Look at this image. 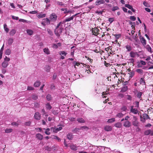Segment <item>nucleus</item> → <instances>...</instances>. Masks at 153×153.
I'll use <instances>...</instances> for the list:
<instances>
[{"mask_svg":"<svg viewBox=\"0 0 153 153\" xmlns=\"http://www.w3.org/2000/svg\"><path fill=\"white\" fill-rule=\"evenodd\" d=\"M130 56L131 57L134 58L136 56L138 57L139 55L137 52L131 51L130 53Z\"/></svg>","mask_w":153,"mask_h":153,"instance_id":"nucleus-5","label":"nucleus"},{"mask_svg":"<svg viewBox=\"0 0 153 153\" xmlns=\"http://www.w3.org/2000/svg\"><path fill=\"white\" fill-rule=\"evenodd\" d=\"M123 125L126 128H129L131 126V122L129 121H126L124 122Z\"/></svg>","mask_w":153,"mask_h":153,"instance_id":"nucleus-8","label":"nucleus"},{"mask_svg":"<svg viewBox=\"0 0 153 153\" xmlns=\"http://www.w3.org/2000/svg\"><path fill=\"white\" fill-rule=\"evenodd\" d=\"M59 54L61 55L60 58L62 59H65L64 56H66L67 54V53L65 51H61L59 52Z\"/></svg>","mask_w":153,"mask_h":153,"instance_id":"nucleus-9","label":"nucleus"},{"mask_svg":"<svg viewBox=\"0 0 153 153\" xmlns=\"http://www.w3.org/2000/svg\"><path fill=\"white\" fill-rule=\"evenodd\" d=\"M73 16H71L69 18L66 19L64 20L65 22H67L70 21L71 20H73Z\"/></svg>","mask_w":153,"mask_h":153,"instance_id":"nucleus-35","label":"nucleus"},{"mask_svg":"<svg viewBox=\"0 0 153 153\" xmlns=\"http://www.w3.org/2000/svg\"><path fill=\"white\" fill-rule=\"evenodd\" d=\"M40 85L41 82L39 81H37L34 83V86L35 87H37Z\"/></svg>","mask_w":153,"mask_h":153,"instance_id":"nucleus-24","label":"nucleus"},{"mask_svg":"<svg viewBox=\"0 0 153 153\" xmlns=\"http://www.w3.org/2000/svg\"><path fill=\"white\" fill-rule=\"evenodd\" d=\"M1 71L2 73L3 74H5L7 72L6 70L4 68L2 69Z\"/></svg>","mask_w":153,"mask_h":153,"instance_id":"nucleus-55","label":"nucleus"},{"mask_svg":"<svg viewBox=\"0 0 153 153\" xmlns=\"http://www.w3.org/2000/svg\"><path fill=\"white\" fill-rule=\"evenodd\" d=\"M113 35L115 36L116 38L117 39H119L121 36V34H113Z\"/></svg>","mask_w":153,"mask_h":153,"instance_id":"nucleus-44","label":"nucleus"},{"mask_svg":"<svg viewBox=\"0 0 153 153\" xmlns=\"http://www.w3.org/2000/svg\"><path fill=\"white\" fill-rule=\"evenodd\" d=\"M11 52V50L9 49H7L5 52V54L7 55H10Z\"/></svg>","mask_w":153,"mask_h":153,"instance_id":"nucleus-40","label":"nucleus"},{"mask_svg":"<svg viewBox=\"0 0 153 153\" xmlns=\"http://www.w3.org/2000/svg\"><path fill=\"white\" fill-rule=\"evenodd\" d=\"M135 74L134 72V71H131L128 73L129 74V77L130 79L132 78L133 76Z\"/></svg>","mask_w":153,"mask_h":153,"instance_id":"nucleus-27","label":"nucleus"},{"mask_svg":"<svg viewBox=\"0 0 153 153\" xmlns=\"http://www.w3.org/2000/svg\"><path fill=\"white\" fill-rule=\"evenodd\" d=\"M46 99L48 101H49L51 100V96L50 94H48L46 96Z\"/></svg>","mask_w":153,"mask_h":153,"instance_id":"nucleus-50","label":"nucleus"},{"mask_svg":"<svg viewBox=\"0 0 153 153\" xmlns=\"http://www.w3.org/2000/svg\"><path fill=\"white\" fill-rule=\"evenodd\" d=\"M143 117L144 118V121H143V122H145V121L146 119L147 120L148 119H150V118L149 117V115L146 114H143Z\"/></svg>","mask_w":153,"mask_h":153,"instance_id":"nucleus-19","label":"nucleus"},{"mask_svg":"<svg viewBox=\"0 0 153 153\" xmlns=\"http://www.w3.org/2000/svg\"><path fill=\"white\" fill-rule=\"evenodd\" d=\"M77 148L76 146L73 144H71L70 146L71 149L74 151H76L77 149Z\"/></svg>","mask_w":153,"mask_h":153,"instance_id":"nucleus-25","label":"nucleus"},{"mask_svg":"<svg viewBox=\"0 0 153 153\" xmlns=\"http://www.w3.org/2000/svg\"><path fill=\"white\" fill-rule=\"evenodd\" d=\"M62 24L61 22H60L59 24H58L56 27V29L58 28H59L60 29H61L62 28L61 24Z\"/></svg>","mask_w":153,"mask_h":153,"instance_id":"nucleus-45","label":"nucleus"},{"mask_svg":"<svg viewBox=\"0 0 153 153\" xmlns=\"http://www.w3.org/2000/svg\"><path fill=\"white\" fill-rule=\"evenodd\" d=\"M41 114L39 112H36L35 113L34 115V118L36 120H39L41 118Z\"/></svg>","mask_w":153,"mask_h":153,"instance_id":"nucleus-6","label":"nucleus"},{"mask_svg":"<svg viewBox=\"0 0 153 153\" xmlns=\"http://www.w3.org/2000/svg\"><path fill=\"white\" fill-rule=\"evenodd\" d=\"M67 136V138L70 140H71L73 137V135L70 133H68Z\"/></svg>","mask_w":153,"mask_h":153,"instance_id":"nucleus-28","label":"nucleus"},{"mask_svg":"<svg viewBox=\"0 0 153 153\" xmlns=\"http://www.w3.org/2000/svg\"><path fill=\"white\" fill-rule=\"evenodd\" d=\"M143 4L145 7H150V4L146 1H143Z\"/></svg>","mask_w":153,"mask_h":153,"instance_id":"nucleus-34","label":"nucleus"},{"mask_svg":"<svg viewBox=\"0 0 153 153\" xmlns=\"http://www.w3.org/2000/svg\"><path fill=\"white\" fill-rule=\"evenodd\" d=\"M16 31L15 29H12L10 31V34L11 36H13L16 33Z\"/></svg>","mask_w":153,"mask_h":153,"instance_id":"nucleus-31","label":"nucleus"},{"mask_svg":"<svg viewBox=\"0 0 153 153\" xmlns=\"http://www.w3.org/2000/svg\"><path fill=\"white\" fill-rule=\"evenodd\" d=\"M104 63L106 67H108V66H110L111 65L109 63H107L105 61H104Z\"/></svg>","mask_w":153,"mask_h":153,"instance_id":"nucleus-51","label":"nucleus"},{"mask_svg":"<svg viewBox=\"0 0 153 153\" xmlns=\"http://www.w3.org/2000/svg\"><path fill=\"white\" fill-rule=\"evenodd\" d=\"M91 32L92 34L95 36H97L99 34V32L100 31L99 29H91Z\"/></svg>","mask_w":153,"mask_h":153,"instance_id":"nucleus-11","label":"nucleus"},{"mask_svg":"<svg viewBox=\"0 0 153 153\" xmlns=\"http://www.w3.org/2000/svg\"><path fill=\"white\" fill-rule=\"evenodd\" d=\"M36 138L40 140H41L43 139V136L39 133L36 134Z\"/></svg>","mask_w":153,"mask_h":153,"instance_id":"nucleus-17","label":"nucleus"},{"mask_svg":"<svg viewBox=\"0 0 153 153\" xmlns=\"http://www.w3.org/2000/svg\"><path fill=\"white\" fill-rule=\"evenodd\" d=\"M46 16V14L40 13L37 15V17L38 18L40 19L45 17Z\"/></svg>","mask_w":153,"mask_h":153,"instance_id":"nucleus-15","label":"nucleus"},{"mask_svg":"<svg viewBox=\"0 0 153 153\" xmlns=\"http://www.w3.org/2000/svg\"><path fill=\"white\" fill-rule=\"evenodd\" d=\"M136 71L138 73L140 74H143V70L142 69H137L136 70Z\"/></svg>","mask_w":153,"mask_h":153,"instance_id":"nucleus-43","label":"nucleus"},{"mask_svg":"<svg viewBox=\"0 0 153 153\" xmlns=\"http://www.w3.org/2000/svg\"><path fill=\"white\" fill-rule=\"evenodd\" d=\"M127 108L126 106H123L122 108H121V110L124 111H126V110H127Z\"/></svg>","mask_w":153,"mask_h":153,"instance_id":"nucleus-64","label":"nucleus"},{"mask_svg":"<svg viewBox=\"0 0 153 153\" xmlns=\"http://www.w3.org/2000/svg\"><path fill=\"white\" fill-rule=\"evenodd\" d=\"M114 20V19L113 18H110L108 19V21L110 23H112Z\"/></svg>","mask_w":153,"mask_h":153,"instance_id":"nucleus-53","label":"nucleus"},{"mask_svg":"<svg viewBox=\"0 0 153 153\" xmlns=\"http://www.w3.org/2000/svg\"><path fill=\"white\" fill-rule=\"evenodd\" d=\"M88 127L86 126H82L80 127V128H75L73 130H72V131L74 132H76L77 131H78L80 129H87L88 130Z\"/></svg>","mask_w":153,"mask_h":153,"instance_id":"nucleus-7","label":"nucleus"},{"mask_svg":"<svg viewBox=\"0 0 153 153\" xmlns=\"http://www.w3.org/2000/svg\"><path fill=\"white\" fill-rule=\"evenodd\" d=\"M119 9V7H117V6H116V7H114L112 9V11H114L116 10H117L118 9Z\"/></svg>","mask_w":153,"mask_h":153,"instance_id":"nucleus-57","label":"nucleus"},{"mask_svg":"<svg viewBox=\"0 0 153 153\" xmlns=\"http://www.w3.org/2000/svg\"><path fill=\"white\" fill-rule=\"evenodd\" d=\"M140 84L143 85H145V82L144 80L142 78L140 79Z\"/></svg>","mask_w":153,"mask_h":153,"instance_id":"nucleus-41","label":"nucleus"},{"mask_svg":"<svg viewBox=\"0 0 153 153\" xmlns=\"http://www.w3.org/2000/svg\"><path fill=\"white\" fill-rule=\"evenodd\" d=\"M115 121V119L114 118H111L108 119L107 121V122L108 123H111Z\"/></svg>","mask_w":153,"mask_h":153,"instance_id":"nucleus-42","label":"nucleus"},{"mask_svg":"<svg viewBox=\"0 0 153 153\" xmlns=\"http://www.w3.org/2000/svg\"><path fill=\"white\" fill-rule=\"evenodd\" d=\"M126 48L127 49L128 51H130L132 50V48L131 46L129 45H127L126 46Z\"/></svg>","mask_w":153,"mask_h":153,"instance_id":"nucleus-29","label":"nucleus"},{"mask_svg":"<svg viewBox=\"0 0 153 153\" xmlns=\"http://www.w3.org/2000/svg\"><path fill=\"white\" fill-rule=\"evenodd\" d=\"M13 39L12 38H10L8 39L7 40V44L8 45H11L13 43Z\"/></svg>","mask_w":153,"mask_h":153,"instance_id":"nucleus-22","label":"nucleus"},{"mask_svg":"<svg viewBox=\"0 0 153 153\" xmlns=\"http://www.w3.org/2000/svg\"><path fill=\"white\" fill-rule=\"evenodd\" d=\"M130 19L132 21H134L135 20L136 18L134 16H131Z\"/></svg>","mask_w":153,"mask_h":153,"instance_id":"nucleus-52","label":"nucleus"},{"mask_svg":"<svg viewBox=\"0 0 153 153\" xmlns=\"http://www.w3.org/2000/svg\"><path fill=\"white\" fill-rule=\"evenodd\" d=\"M142 92H138L137 95V97L139 99L140 98H141V96L142 95Z\"/></svg>","mask_w":153,"mask_h":153,"instance_id":"nucleus-37","label":"nucleus"},{"mask_svg":"<svg viewBox=\"0 0 153 153\" xmlns=\"http://www.w3.org/2000/svg\"><path fill=\"white\" fill-rule=\"evenodd\" d=\"M105 3L104 0H97L95 2L96 6H98L101 4H103Z\"/></svg>","mask_w":153,"mask_h":153,"instance_id":"nucleus-10","label":"nucleus"},{"mask_svg":"<svg viewBox=\"0 0 153 153\" xmlns=\"http://www.w3.org/2000/svg\"><path fill=\"white\" fill-rule=\"evenodd\" d=\"M62 129V127L61 126H59V127L56 128L55 127H52L51 128V131L55 133H57V131H59L61 130Z\"/></svg>","mask_w":153,"mask_h":153,"instance_id":"nucleus-4","label":"nucleus"},{"mask_svg":"<svg viewBox=\"0 0 153 153\" xmlns=\"http://www.w3.org/2000/svg\"><path fill=\"white\" fill-rule=\"evenodd\" d=\"M141 42L143 44V45H145L146 44V42L145 39L143 37H141L140 38Z\"/></svg>","mask_w":153,"mask_h":153,"instance_id":"nucleus-16","label":"nucleus"},{"mask_svg":"<svg viewBox=\"0 0 153 153\" xmlns=\"http://www.w3.org/2000/svg\"><path fill=\"white\" fill-rule=\"evenodd\" d=\"M104 130L107 131H111L112 129V127L109 126H106L104 127Z\"/></svg>","mask_w":153,"mask_h":153,"instance_id":"nucleus-13","label":"nucleus"},{"mask_svg":"<svg viewBox=\"0 0 153 153\" xmlns=\"http://www.w3.org/2000/svg\"><path fill=\"white\" fill-rule=\"evenodd\" d=\"M8 62L6 61H4L2 63V66L4 68H6L8 65Z\"/></svg>","mask_w":153,"mask_h":153,"instance_id":"nucleus-18","label":"nucleus"},{"mask_svg":"<svg viewBox=\"0 0 153 153\" xmlns=\"http://www.w3.org/2000/svg\"><path fill=\"white\" fill-rule=\"evenodd\" d=\"M12 18L13 19L18 20L19 19V17L16 16H12Z\"/></svg>","mask_w":153,"mask_h":153,"instance_id":"nucleus-63","label":"nucleus"},{"mask_svg":"<svg viewBox=\"0 0 153 153\" xmlns=\"http://www.w3.org/2000/svg\"><path fill=\"white\" fill-rule=\"evenodd\" d=\"M43 51L47 54H50V51L48 48H45L43 50Z\"/></svg>","mask_w":153,"mask_h":153,"instance_id":"nucleus-20","label":"nucleus"},{"mask_svg":"<svg viewBox=\"0 0 153 153\" xmlns=\"http://www.w3.org/2000/svg\"><path fill=\"white\" fill-rule=\"evenodd\" d=\"M51 20L47 18H45L42 20V24L44 26L49 25L51 23Z\"/></svg>","mask_w":153,"mask_h":153,"instance_id":"nucleus-2","label":"nucleus"},{"mask_svg":"<svg viewBox=\"0 0 153 153\" xmlns=\"http://www.w3.org/2000/svg\"><path fill=\"white\" fill-rule=\"evenodd\" d=\"M133 120L132 121V125L135 127L139 126L140 123L138 121V119L135 116H133Z\"/></svg>","mask_w":153,"mask_h":153,"instance_id":"nucleus-1","label":"nucleus"},{"mask_svg":"<svg viewBox=\"0 0 153 153\" xmlns=\"http://www.w3.org/2000/svg\"><path fill=\"white\" fill-rule=\"evenodd\" d=\"M49 18L51 22H55L57 20V16L55 13H53L50 15Z\"/></svg>","mask_w":153,"mask_h":153,"instance_id":"nucleus-3","label":"nucleus"},{"mask_svg":"<svg viewBox=\"0 0 153 153\" xmlns=\"http://www.w3.org/2000/svg\"><path fill=\"white\" fill-rule=\"evenodd\" d=\"M61 10L62 11H64V13L65 14H68V13H71L72 12V11L67 9V8H62Z\"/></svg>","mask_w":153,"mask_h":153,"instance_id":"nucleus-12","label":"nucleus"},{"mask_svg":"<svg viewBox=\"0 0 153 153\" xmlns=\"http://www.w3.org/2000/svg\"><path fill=\"white\" fill-rule=\"evenodd\" d=\"M128 90V87L127 86L125 85L121 89V92H125Z\"/></svg>","mask_w":153,"mask_h":153,"instance_id":"nucleus-21","label":"nucleus"},{"mask_svg":"<svg viewBox=\"0 0 153 153\" xmlns=\"http://www.w3.org/2000/svg\"><path fill=\"white\" fill-rule=\"evenodd\" d=\"M114 126L117 128H120L122 127V125L121 123L117 122L115 124Z\"/></svg>","mask_w":153,"mask_h":153,"instance_id":"nucleus-23","label":"nucleus"},{"mask_svg":"<svg viewBox=\"0 0 153 153\" xmlns=\"http://www.w3.org/2000/svg\"><path fill=\"white\" fill-rule=\"evenodd\" d=\"M140 63L142 65H146V63L143 60H140Z\"/></svg>","mask_w":153,"mask_h":153,"instance_id":"nucleus-60","label":"nucleus"},{"mask_svg":"<svg viewBox=\"0 0 153 153\" xmlns=\"http://www.w3.org/2000/svg\"><path fill=\"white\" fill-rule=\"evenodd\" d=\"M77 121L80 123H84L85 121L82 118H78L77 119Z\"/></svg>","mask_w":153,"mask_h":153,"instance_id":"nucleus-33","label":"nucleus"},{"mask_svg":"<svg viewBox=\"0 0 153 153\" xmlns=\"http://www.w3.org/2000/svg\"><path fill=\"white\" fill-rule=\"evenodd\" d=\"M27 90H34V88L31 86H28L27 88Z\"/></svg>","mask_w":153,"mask_h":153,"instance_id":"nucleus-54","label":"nucleus"},{"mask_svg":"<svg viewBox=\"0 0 153 153\" xmlns=\"http://www.w3.org/2000/svg\"><path fill=\"white\" fill-rule=\"evenodd\" d=\"M4 61H6L8 62H9L10 61V59L9 58L7 57V56H5V58H4Z\"/></svg>","mask_w":153,"mask_h":153,"instance_id":"nucleus-61","label":"nucleus"},{"mask_svg":"<svg viewBox=\"0 0 153 153\" xmlns=\"http://www.w3.org/2000/svg\"><path fill=\"white\" fill-rule=\"evenodd\" d=\"M13 131V129L12 128L7 129L5 130V133H9Z\"/></svg>","mask_w":153,"mask_h":153,"instance_id":"nucleus-38","label":"nucleus"},{"mask_svg":"<svg viewBox=\"0 0 153 153\" xmlns=\"http://www.w3.org/2000/svg\"><path fill=\"white\" fill-rule=\"evenodd\" d=\"M135 105H136L135 106V107H137V108H139V102H137V101H136L135 102Z\"/></svg>","mask_w":153,"mask_h":153,"instance_id":"nucleus-59","label":"nucleus"},{"mask_svg":"<svg viewBox=\"0 0 153 153\" xmlns=\"http://www.w3.org/2000/svg\"><path fill=\"white\" fill-rule=\"evenodd\" d=\"M32 98L33 100H36L38 99V97L37 95L33 94L32 96Z\"/></svg>","mask_w":153,"mask_h":153,"instance_id":"nucleus-39","label":"nucleus"},{"mask_svg":"<svg viewBox=\"0 0 153 153\" xmlns=\"http://www.w3.org/2000/svg\"><path fill=\"white\" fill-rule=\"evenodd\" d=\"M133 106H131V109L130 110L131 112L134 114H136L138 113V111L137 109L135 108H133Z\"/></svg>","mask_w":153,"mask_h":153,"instance_id":"nucleus-14","label":"nucleus"},{"mask_svg":"<svg viewBox=\"0 0 153 153\" xmlns=\"http://www.w3.org/2000/svg\"><path fill=\"white\" fill-rule=\"evenodd\" d=\"M137 127L135 128V131L136 132H140L141 131V129L139 128V126H136Z\"/></svg>","mask_w":153,"mask_h":153,"instance_id":"nucleus-48","label":"nucleus"},{"mask_svg":"<svg viewBox=\"0 0 153 153\" xmlns=\"http://www.w3.org/2000/svg\"><path fill=\"white\" fill-rule=\"evenodd\" d=\"M135 32V31L134 30H133L132 29H131L130 34L133 37L134 36V33Z\"/></svg>","mask_w":153,"mask_h":153,"instance_id":"nucleus-58","label":"nucleus"},{"mask_svg":"<svg viewBox=\"0 0 153 153\" xmlns=\"http://www.w3.org/2000/svg\"><path fill=\"white\" fill-rule=\"evenodd\" d=\"M151 129H149L145 131L144 134L145 135L150 134Z\"/></svg>","mask_w":153,"mask_h":153,"instance_id":"nucleus-32","label":"nucleus"},{"mask_svg":"<svg viewBox=\"0 0 153 153\" xmlns=\"http://www.w3.org/2000/svg\"><path fill=\"white\" fill-rule=\"evenodd\" d=\"M37 13V12L36 11H30L29 13L30 14H36Z\"/></svg>","mask_w":153,"mask_h":153,"instance_id":"nucleus-62","label":"nucleus"},{"mask_svg":"<svg viewBox=\"0 0 153 153\" xmlns=\"http://www.w3.org/2000/svg\"><path fill=\"white\" fill-rule=\"evenodd\" d=\"M125 6L130 9H132V6L129 4H126L125 5Z\"/></svg>","mask_w":153,"mask_h":153,"instance_id":"nucleus-47","label":"nucleus"},{"mask_svg":"<svg viewBox=\"0 0 153 153\" xmlns=\"http://www.w3.org/2000/svg\"><path fill=\"white\" fill-rule=\"evenodd\" d=\"M127 96V100H131L132 97L131 95H128Z\"/></svg>","mask_w":153,"mask_h":153,"instance_id":"nucleus-56","label":"nucleus"},{"mask_svg":"<svg viewBox=\"0 0 153 153\" xmlns=\"http://www.w3.org/2000/svg\"><path fill=\"white\" fill-rule=\"evenodd\" d=\"M31 123V122L30 121L26 122L25 123V125L26 126H29L30 125Z\"/></svg>","mask_w":153,"mask_h":153,"instance_id":"nucleus-46","label":"nucleus"},{"mask_svg":"<svg viewBox=\"0 0 153 153\" xmlns=\"http://www.w3.org/2000/svg\"><path fill=\"white\" fill-rule=\"evenodd\" d=\"M46 108L47 109L50 110L52 108V107L48 102L46 104Z\"/></svg>","mask_w":153,"mask_h":153,"instance_id":"nucleus-30","label":"nucleus"},{"mask_svg":"<svg viewBox=\"0 0 153 153\" xmlns=\"http://www.w3.org/2000/svg\"><path fill=\"white\" fill-rule=\"evenodd\" d=\"M123 114L122 113H118L116 117L119 118H121L123 117Z\"/></svg>","mask_w":153,"mask_h":153,"instance_id":"nucleus-36","label":"nucleus"},{"mask_svg":"<svg viewBox=\"0 0 153 153\" xmlns=\"http://www.w3.org/2000/svg\"><path fill=\"white\" fill-rule=\"evenodd\" d=\"M26 31L27 33L30 35H32L33 33V31L31 29H27Z\"/></svg>","mask_w":153,"mask_h":153,"instance_id":"nucleus-26","label":"nucleus"},{"mask_svg":"<svg viewBox=\"0 0 153 153\" xmlns=\"http://www.w3.org/2000/svg\"><path fill=\"white\" fill-rule=\"evenodd\" d=\"M146 48L148 51L151 52V48L149 46H147Z\"/></svg>","mask_w":153,"mask_h":153,"instance_id":"nucleus-49","label":"nucleus"}]
</instances>
